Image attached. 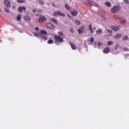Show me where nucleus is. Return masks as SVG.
<instances>
[{"instance_id": "f257e3e1", "label": "nucleus", "mask_w": 129, "mask_h": 129, "mask_svg": "<svg viewBox=\"0 0 129 129\" xmlns=\"http://www.w3.org/2000/svg\"><path fill=\"white\" fill-rule=\"evenodd\" d=\"M53 38L54 39L55 44H58V43H63V42H64L63 38L58 35H54Z\"/></svg>"}, {"instance_id": "f03ea898", "label": "nucleus", "mask_w": 129, "mask_h": 129, "mask_svg": "<svg viewBox=\"0 0 129 129\" xmlns=\"http://www.w3.org/2000/svg\"><path fill=\"white\" fill-rule=\"evenodd\" d=\"M47 33L45 30L40 31V36L41 38L44 39V40H47L48 37L47 36Z\"/></svg>"}, {"instance_id": "7ed1b4c3", "label": "nucleus", "mask_w": 129, "mask_h": 129, "mask_svg": "<svg viewBox=\"0 0 129 129\" xmlns=\"http://www.w3.org/2000/svg\"><path fill=\"white\" fill-rule=\"evenodd\" d=\"M120 9V7H118L117 6H114L111 9V12L113 14H116V13H118V12L119 11V10Z\"/></svg>"}, {"instance_id": "20e7f679", "label": "nucleus", "mask_w": 129, "mask_h": 129, "mask_svg": "<svg viewBox=\"0 0 129 129\" xmlns=\"http://www.w3.org/2000/svg\"><path fill=\"white\" fill-rule=\"evenodd\" d=\"M46 26L47 28H48V29L50 30H54V29H55V26L50 23H46Z\"/></svg>"}, {"instance_id": "39448f33", "label": "nucleus", "mask_w": 129, "mask_h": 129, "mask_svg": "<svg viewBox=\"0 0 129 129\" xmlns=\"http://www.w3.org/2000/svg\"><path fill=\"white\" fill-rule=\"evenodd\" d=\"M38 21L39 23H43L44 21H47V19L42 15H39Z\"/></svg>"}, {"instance_id": "423d86ee", "label": "nucleus", "mask_w": 129, "mask_h": 129, "mask_svg": "<svg viewBox=\"0 0 129 129\" xmlns=\"http://www.w3.org/2000/svg\"><path fill=\"white\" fill-rule=\"evenodd\" d=\"M85 29V26H82L78 31V32H79V34H82V33L84 32Z\"/></svg>"}, {"instance_id": "0eeeda50", "label": "nucleus", "mask_w": 129, "mask_h": 129, "mask_svg": "<svg viewBox=\"0 0 129 129\" xmlns=\"http://www.w3.org/2000/svg\"><path fill=\"white\" fill-rule=\"evenodd\" d=\"M89 5L94 6V7H96V8H98L99 7L98 4H97L96 3H95L93 1H90Z\"/></svg>"}, {"instance_id": "6e6552de", "label": "nucleus", "mask_w": 129, "mask_h": 129, "mask_svg": "<svg viewBox=\"0 0 129 129\" xmlns=\"http://www.w3.org/2000/svg\"><path fill=\"white\" fill-rule=\"evenodd\" d=\"M4 4L8 8H11V3L8 0L4 1Z\"/></svg>"}, {"instance_id": "1a4fd4ad", "label": "nucleus", "mask_w": 129, "mask_h": 129, "mask_svg": "<svg viewBox=\"0 0 129 129\" xmlns=\"http://www.w3.org/2000/svg\"><path fill=\"white\" fill-rule=\"evenodd\" d=\"M119 21H120V24L122 25H123L126 23L125 19L122 17H120V18H119Z\"/></svg>"}, {"instance_id": "9d476101", "label": "nucleus", "mask_w": 129, "mask_h": 129, "mask_svg": "<svg viewBox=\"0 0 129 129\" xmlns=\"http://www.w3.org/2000/svg\"><path fill=\"white\" fill-rule=\"evenodd\" d=\"M111 28L112 29V30H113V31H115V32H117V31H118V30H119V28L117 26H111Z\"/></svg>"}, {"instance_id": "9b49d317", "label": "nucleus", "mask_w": 129, "mask_h": 129, "mask_svg": "<svg viewBox=\"0 0 129 129\" xmlns=\"http://www.w3.org/2000/svg\"><path fill=\"white\" fill-rule=\"evenodd\" d=\"M71 14L74 16L76 17V16L78 14L77 13V10H73L71 12Z\"/></svg>"}, {"instance_id": "f8f14e48", "label": "nucleus", "mask_w": 129, "mask_h": 129, "mask_svg": "<svg viewBox=\"0 0 129 129\" xmlns=\"http://www.w3.org/2000/svg\"><path fill=\"white\" fill-rule=\"evenodd\" d=\"M23 11H26V7H19L18 8V11L20 13H23Z\"/></svg>"}, {"instance_id": "ddd939ff", "label": "nucleus", "mask_w": 129, "mask_h": 129, "mask_svg": "<svg viewBox=\"0 0 129 129\" xmlns=\"http://www.w3.org/2000/svg\"><path fill=\"white\" fill-rule=\"evenodd\" d=\"M122 35L120 33H117L115 35H114V38L115 39H119V38H121Z\"/></svg>"}, {"instance_id": "4468645a", "label": "nucleus", "mask_w": 129, "mask_h": 129, "mask_svg": "<svg viewBox=\"0 0 129 129\" xmlns=\"http://www.w3.org/2000/svg\"><path fill=\"white\" fill-rule=\"evenodd\" d=\"M70 45H71V48L73 50H76V49L77 48V46H76V45H75V44L70 43Z\"/></svg>"}, {"instance_id": "2eb2a0df", "label": "nucleus", "mask_w": 129, "mask_h": 129, "mask_svg": "<svg viewBox=\"0 0 129 129\" xmlns=\"http://www.w3.org/2000/svg\"><path fill=\"white\" fill-rule=\"evenodd\" d=\"M89 31H90L91 34H93V29H92V24L89 25Z\"/></svg>"}, {"instance_id": "dca6fc26", "label": "nucleus", "mask_w": 129, "mask_h": 129, "mask_svg": "<svg viewBox=\"0 0 129 129\" xmlns=\"http://www.w3.org/2000/svg\"><path fill=\"white\" fill-rule=\"evenodd\" d=\"M109 51H110V49H109V47H106L103 50L104 53H105L106 54H107V53H108Z\"/></svg>"}, {"instance_id": "f3484780", "label": "nucleus", "mask_w": 129, "mask_h": 129, "mask_svg": "<svg viewBox=\"0 0 129 129\" xmlns=\"http://www.w3.org/2000/svg\"><path fill=\"white\" fill-rule=\"evenodd\" d=\"M57 14H58V16H60V17H65V14L60 11H57Z\"/></svg>"}, {"instance_id": "a211bd4d", "label": "nucleus", "mask_w": 129, "mask_h": 129, "mask_svg": "<svg viewBox=\"0 0 129 129\" xmlns=\"http://www.w3.org/2000/svg\"><path fill=\"white\" fill-rule=\"evenodd\" d=\"M24 20L25 21H27V22H30V21L31 20V18H30V17L26 16L24 17Z\"/></svg>"}, {"instance_id": "6ab92c4d", "label": "nucleus", "mask_w": 129, "mask_h": 129, "mask_svg": "<svg viewBox=\"0 0 129 129\" xmlns=\"http://www.w3.org/2000/svg\"><path fill=\"white\" fill-rule=\"evenodd\" d=\"M105 6L108 7V8H110L111 7V4H110V2H107L105 3Z\"/></svg>"}, {"instance_id": "aec40b11", "label": "nucleus", "mask_w": 129, "mask_h": 129, "mask_svg": "<svg viewBox=\"0 0 129 129\" xmlns=\"http://www.w3.org/2000/svg\"><path fill=\"white\" fill-rule=\"evenodd\" d=\"M65 8H66V9H67V10L68 11H71V7H70L69 5H68V4H66L65 5Z\"/></svg>"}, {"instance_id": "412c9836", "label": "nucleus", "mask_w": 129, "mask_h": 129, "mask_svg": "<svg viewBox=\"0 0 129 129\" xmlns=\"http://www.w3.org/2000/svg\"><path fill=\"white\" fill-rule=\"evenodd\" d=\"M96 33L98 34V35H101L102 34V30L101 29H98L96 31Z\"/></svg>"}, {"instance_id": "4be33fe9", "label": "nucleus", "mask_w": 129, "mask_h": 129, "mask_svg": "<svg viewBox=\"0 0 129 129\" xmlns=\"http://www.w3.org/2000/svg\"><path fill=\"white\" fill-rule=\"evenodd\" d=\"M17 3H19V4H25L26 0H17Z\"/></svg>"}, {"instance_id": "5701e85b", "label": "nucleus", "mask_w": 129, "mask_h": 129, "mask_svg": "<svg viewBox=\"0 0 129 129\" xmlns=\"http://www.w3.org/2000/svg\"><path fill=\"white\" fill-rule=\"evenodd\" d=\"M63 35H64V34L62 33V32L59 31L57 32V36H59V37H63Z\"/></svg>"}, {"instance_id": "b1692460", "label": "nucleus", "mask_w": 129, "mask_h": 129, "mask_svg": "<svg viewBox=\"0 0 129 129\" xmlns=\"http://www.w3.org/2000/svg\"><path fill=\"white\" fill-rule=\"evenodd\" d=\"M50 21H51V22H53V23H54V24H55V25H56V24L57 23V20H56V19H55L53 18H51Z\"/></svg>"}, {"instance_id": "393cba45", "label": "nucleus", "mask_w": 129, "mask_h": 129, "mask_svg": "<svg viewBox=\"0 0 129 129\" xmlns=\"http://www.w3.org/2000/svg\"><path fill=\"white\" fill-rule=\"evenodd\" d=\"M21 15H19L17 16V20L18 21V22H20L21 21Z\"/></svg>"}, {"instance_id": "a878e982", "label": "nucleus", "mask_w": 129, "mask_h": 129, "mask_svg": "<svg viewBox=\"0 0 129 129\" xmlns=\"http://www.w3.org/2000/svg\"><path fill=\"white\" fill-rule=\"evenodd\" d=\"M90 2V1L84 0V3L85 4V5H89Z\"/></svg>"}, {"instance_id": "bb28decb", "label": "nucleus", "mask_w": 129, "mask_h": 129, "mask_svg": "<svg viewBox=\"0 0 129 129\" xmlns=\"http://www.w3.org/2000/svg\"><path fill=\"white\" fill-rule=\"evenodd\" d=\"M107 45H108V46H111V45H113V41H108Z\"/></svg>"}, {"instance_id": "cd10ccee", "label": "nucleus", "mask_w": 129, "mask_h": 129, "mask_svg": "<svg viewBox=\"0 0 129 129\" xmlns=\"http://www.w3.org/2000/svg\"><path fill=\"white\" fill-rule=\"evenodd\" d=\"M113 18H114V19H115V20H118L119 21L120 17H119L118 16H116V15H114L113 16Z\"/></svg>"}, {"instance_id": "c85d7f7f", "label": "nucleus", "mask_w": 129, "mask_h": 129, "mask_svg": "<svg viewBox=\"0 0 129 129\" xmlns=\"http://www.w3.org/2000/svg\"><path fill=\"white\" fill-rule=\"evenodd\" d=\"M127 39H128V36H124L122 37V40H123V41H126Z\"/></svg>"}, {"instance_id": "c756f323", "label": "nucleus", "mask_w": 129, "mask_h": 129, "mask_svg": "<svg viewBox=\"0 0 129 129\" xmlns=\"http://www.w3.org/2000/svg\"><path fill=\"white\" fill-rule=\"evenodd\" d=\"M53 42L54 41L52 39H49L47 41L48 44H53Z\"/></svg>"}, {"instance_id": "7c9ffc66", "label": "nucleus", "mask_w": 129, "mask_h": 129, "mask_svg": "<svg viewBox=\"0 0 129 129\" xmlns=\"http://www.w3.org/2000/svg\"><path fill=\"white\" fill-rule=\"evenodd\" d=\"M90 42V43H91V44H93V42H94V38H93V37H91Z\"/></svg>"}, {"instance_id": "2f4dec72", "label": "nucleus", "mask_w": 129, "mask_h": 129, "mask_svg": "<svg viewBox=\"0 0 129 129\" xmlns=\"http://www.w3.org/2000/svg\"><path fill=\"white\" fill-rule=\"evenodd\" d=\"M75 22L77 25H80V24H81V22L78 20H76Z\"/></svg>"}, {"instance_id": "473e14b6", "label": "nucleus", "mask_w": 129, "mask_h": 129, "mask_svg": "<svg viewBox=\"0 0 129 129\" xmlns=\"http://www.w3.org/2000/svg\"><path fill=\"white\" fill-rule=\"evenodd\" d=\"M4 11L6 13H10V10H9V9L8 8H5Z\"/></svg>"}, {"instance_id": "72a5a7b5", "label": "nucleus", "mask_w": 129, "mask_h": 129, "mask_svg": "<svg viewBox=\"0 0 129 129\" xmlns=\"http://www.w3.org/2000/svg\"><path fill=\"white\" fill-rule=\"evenodd\" d=\"M39 3L40 5H44L45 3L43 1L39 0Z\"/></svg>"}, {"instance_id": "f704fd0d", "label": "nucleus", "mask_w": 129, "mask_h": 129, "mask_svg": "<svg viewBox=\"0 0 129 129\" xmlns=\"http://www.w3.org/2000/svg\"><path fill=\"white\" fill-rule=\"evenodd\" d=\"M124 3L125 4H126V5H129V2L128 0H124Z\"/></svg>"}, {"instance_id": "c9c22d12", "label": "nucleus", "mask_w": 129, "mask_h": 129, "mask_svg": "<svg viewBox=\"0 0 129 129\" xmlns=\"http://www.w3.org/2000/svg\"><path fill=\"white\" fill-rule=\"evenodd\" d=\"M124 50L125 51H126V52H128V51H129V49H128V48H127V47H125V48H124Z\"/></svg>"}, {"instance_id": "e433bc0d", "label": "nucleus", "mask_w": 129, "mask_h": 129, "mask_svg": "<svg viewBox=\"0 0 129 129\" xmlns=\"http://www.w3.org/2000/svg\"><path fill=\"white\" fill-rule=\"evenodd\" d=\"M53 16H54V17H57V16H58V12L53 13Z\"/></svg>"}, {"instance_id": "4c0bfd02", "label": "nucleus", "mask_w": 129, "mask_h": 129, "mask_svg": "<svg viewBox=\"0 0 129 129\" xmlns=\"http://www.w3.org/2000/svg\"><path fill=\"white\" fill-rule=\"evenodd\" d=\"M34 36H35V37H39V34H38L37 33H35Z\"/></svg>"}, {"instance_id": "58836bf2", "label": "nucleus", "mask_w": 129, "mask_h": 129, "mask_svg": "<svg viewBox=\"0 0 129 129\" xmlns=\"http://www.w3.org/2000/svg\"><path fill=\"white\" fill-rule=\"evenodd\" d=\"M36 11H37V10H36V9H33V10H32L33 13H36Z\"/></svg>"}, {"instance_id": "ea45409f", "label": "nucleus", "mask_w": 129, "mask_h": 129, "mask_svg": "<svg viewBox=\"0 0 129 129\" xmlns=\"http://www.w3.org/2000/svg\"><path fill=\"white\" fill-rule=\"evenodd\" d=\"M101 43L100 42L98 43V46H101Z\"/></svg>"}, {"instance_id": "a19ab883", "label": "nucleus", "mask_w": 129, "mask_h": 129, "mask_svg": "<svg viewBox=\"0 0 129 129\" xmlns=\"http://www.w3.org/2000/svg\"><path fill=\"white\" fill-rule=\"evenodd\" d=\"M37 12H38V13H41L42 10H38L37 11Z\"/></svg>"}, {"instance_id": "79ce46f5", "label": "nucleus", "mask_w": 129, "mask_h": 129, "mask_svg": "<svg viewBox=\"0 0 129 129\" xmlns=\"http://www.w3.org/2000/svg\"><path fill=\"white\" fill-rule=\"evenodd\" d=\"M35 30H36V31H39V28L36 27V28H35Z\"/></svg>"}, {"instance_id": "37998d69", "label": "nucleus", "mask_w": 129, "mask_h": 129, "mask_svg": "<svg viewBox=\"0 0 129 129\" xmlns=\"http://www.w3.org/2000/svg\"><path fill=\"white\" fill-rule=\"evenodd\" d=\"M93 30L94 31H95V30H96V27H93Z\"/></svg>"}, {"instance_id": "c03bdc74", "label": "nucleus", "mask_w": 129, "mask_h": 129, "mask_svg": "<svg viewBox=\"0 0 129 129\" xmlns=\"http://www.w3.org/2000/svg\"><path fill=\"white\" fill-rule=\"evenodd\" d=\"M103 20H106V18H105V17H103Z\"/></svg>"}, {"instance_id": "a18cd8bd", "label": "nucleus", "mask_w": 129, "mask_h": 129, "mask_svg": "<svg viewBox=\"0 0 129 129\" xmlns=\"http://www.w3.org/2000/svg\"><path fill=\"white\" fill-rule=\"evenodd\" d=\"M36 17H39V15H38V14H36Z\"/></svg>"}, {"instance_id": "49530a36", "label": "nucleus", "mask_w": 129, "mask_h": 129, "mask_svg": "<svg viewBox=\"0 0 129 129\" xmlns=\"http://www.w3.org/2000/svg\"><path fill=\"white\" fill-rule=\"evenodd\" d=\"M68 17H70V15L69 14L68 15Z\"/></svg>"}, {"instance_id": "de8ad7c7", "label": "nucleus", "mask_w": 129, "mask_h": 129, "mask_svg": "<svg viewBox=\"0 0 129 129\" xmlns=\"http://www.w3.org/2000/svg\"><path fill=\"white\" fill-rule=\"evenodd\" d=\"M68 17H70V15L69 14L68 15Z\"/></svg>"}]
</instances>
